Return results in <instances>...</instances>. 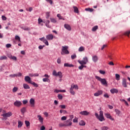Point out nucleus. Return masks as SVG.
I'll return each instance as SVG.
<instances>
[{"mask_svg":"<svg viewBox=\"0 0 130 130\" xmlns=\"http://www.w3.org/2000/svg\"><path fill=\"white\" fill-rule=\"evenodd\" d=\"M24 80H25V82H27V83L28 84H31V85H33V86H34V87H36V88H38V84H37V83L32 81V80H31V78H30V77L25 76L24 78Z\"/></svg>","mask_w":130,"mask_h":130,"instance_id":"1","label":"nucleus"},{"mask_svg":"<svg viewBox=\"0 0 130 130\" xmlns=\"http://www.w3.org/2000/svg\"><path fill=\"white\" fill-rule=\"evenodd\" d=\"M95 116L100 120V121H103L105 120L104 119V116H103V111H100V115L98 114V113H95Z\"/></svg>","mask_w":130,"mask_h":130,"instance_id":"2","label":"nucleus"},{"mask_svg":"<svg viewBox=\"0 0 130 130\" xmlns=\"http://www.w3.org/2000/svg\"><path fill=\"white\" fill-rule=\"evenodd\" d=\"M95 78L96 79V80H98V81L101 82L102 85H104V86H106V85H107V81H106V79H102L100 77L97 76H95Z\"/></svg>","mask_w":130,"mask_h":130,"instance_id":"3","label":"nucleus"},{"mask_svg":"<svg viewBox=\"0 0 130 130\" xmlns=\"http://www.w3.org/2000/svg\"><path fill=\"white\" fill-rule=\"evenodd\" d=\"M68 49H69V46H62V51L61 52V54H62V55H63V54H69L70 52Z\"/></svg>","mask_w":130,"mask_h":130,"instance_id":"4","label":"nucleus"},{"mask_svg":"<svg viewBox=\"0 0 130 130\" xmlns=\"http://www.w3.org/2000/svg\"><path fill=\"white\" fill-rule=\"evenodd\" d=\"M52 75L55 77H58L59 79H61V78H62V73L60 71L57 73L55 70H54L52 72Z\"/></svg>","mask_w":130,"mask_h":130,"instance_id":"5","label":"nucleus"},{"mask_svg":"<svg viewBox=\"0 0 130 130\" xmlns=\"http://www.w3.org/2000/svg\"><path fill=\"white\" fill-rule=\"evenodd\" d=\"M41 41H42L44 44H45L47 46H48L49 45V44L48 43V41L47 39H45V38L43 37L42 38L39 39Z\"/></svg>","mask_w":130,"mask_h":130,"instance_id":"6","label":"nucleus"},{"mask_svg":"<svg viewBox=\"0 0 130 130\" xmlns=\"http://www.w3.org/2000/svg\"><path fill=\"white\" fill-rule=\"evenodd\" d=\"M64 123L65 124V126H71L72 124H73V122L71 120L69 119L64 122Z\"/></svg>","mask_w":130,"mask_h":130,"instance_id":"7","label":"nucleus"},{"mask_svg":"<svg viewBox=\"0 0 130 130\" xmlns=\"http://www.w3.org/2000/svg\"><path fill=\"white\" fill-rule=\"evenodd\" d=\"M122 86L124 88H126L127 87V84L126 83V79L124 78L122 79Z\"/></svg>","mask_w":130,"mask_h":130,"instance_id":"8","label":"nucleus"},{"mask_svg":"<svg viewBox=\"0 0 130 130\" xmlns=\"http://www.w3.org/2000/svg\"><path fill=\"white\" fill-rule=\"evenodd\" d=\"M14 106H16V107H20V106H22V102L20 101H16L14 103Z\"/></svg>","mask_w":130,"mask_h":130,"instance_id":"9","label":"nucleus"},{"mask_svg":"<svg viewBox=\"0 0 130 130\" xmlns=\"http://www.w3.org/2000/svg\"><path fill=\"white\" fill-rule=\"evenodd\" d=\"M1 115L2 116H3V117H10V116H12V112H8V113L2 114Z\"/></svg>","mask_w":130,"mask_h":130,"instance_id":"10","label":"nucleus"},{"mask_svg":"<svg viewBox=\"0 0 130 130\" xmlns=\"http://www.w3.org/2000/svg\"><path fill=\"white\" fill-rule=\"evenodd\" d=\"M46 38L47 40H48L49 41L53 40V38H54V37L53 36V35H52V34H49L46 36Z\"/></svg>","mask_w":130,"mask_h":130,"instance_id":"11","label":"nucleus"},{"mask_svg":"<svg viewBox=\"0 0 130 130\" xmlns=\"http://www.w3.org/2000/svg\"><path fill=\"white\" fill-rule=\"evenodd\" d=\"M102 94H103V91L98 90L96 92L94 93V96L98 97V96H100V95H102Z\"/></svg>","mask_w":130,"mask_h":130,"instance_id":"12","label":"nucleus"},{"mask_svg":"<svg viewBox=\"0 0 130 130\" xmlns=\"http://www.w3.org/2000/svg\"><path fill=\"white\" fill-rule=\"evenodd\" d=\"M80 114H81V115L87 116L90 114V112L87 111H83L80 112Z\"/></svg>","mask_w":130,"mask_h":130,"instance_id":"13","label":"nucleus"},{"mask_svg":"<svg viewBox=\"0 0 130 130\" xmlns=\"http://www.w3.org/2000/svg\"><path fill=\"white\" fill-rule=\"evenodd\" d=\"M29 103L31 107H34L35 105V100H34V99H30L29 101Z\"/></svg>","mask_w":130,"mask_h":130,"instance_id":"14","label":"nucleus"},{"mask_svg":"<svg viewBox=\"0 0 130 130\" xmlns=\"http://www.w3.org/2000/svg\"><path fill=\"white\" fill-rule=\"evenodd\" d=\"M64 27L65 29H67L68 31H71L72 30V27H71V25L68 24H65L64 25Z\"/></svg>","mask_w":130,"mask_h":130,"instance_id":"15","label":"nucleus"},{"mask_svg":"<svg viewBox=\"0 0 130 130\" xmlns=\"http://www.w3.org/2000/svg\"><path fill=\"white\" fill-rule=\"evenodd\" d=\"M115 112L116 113V114H117V115H118V116H121V111H120V110L116 109H115Z\"/></svg>","mask_w":130,"mask_h":130,"instance_id":"16","label":"nucleus"},{"mask_svg":"<svg viewBox=\"0 0 130 130\" xmlns=\"http://www.w3.org/2000/svg\"><path fill=\"white\" fill-rule=\"evenodd\" d=\"M105 116H106V117H107V118H109L111 120H114V119L112 118L111 115H110V114H108V113L105 114Z\"/></svg>","mask_w":130,"mask_h":130,"instance_id":"17","label":"nucleus"},{"mask_svg":"<svg viewBox=\"0 0 130 130\" xmlns=\"http://www.w3.org/2000/svg\"><path fill=\"white\" fill-rule=\"evenodd\" d=\"M37 117L38 118L39 121H40V122L41 123H43V120H44V119L42 117V116H41V115H38L37 116Z\"/></svg>","mask_w":130,"mask_h":130,"instance_id":"18","label":"nucleus"},{"mask_svg":"<svg viewBox=\"0 0 130 130\" xmlns=\"http://www.w3.org/2000/svg\"><path fill=\"white\" fill-rule=\"evenodd\" d=\"M92 61L94 62H97L98 61V56L96 55H94L92 56Z\"/></svg>","mask_w":130,"mask_h":130,"instance_id":"19","label":"nucleus"},{"mask_svg":"<svg viewBox=\"0 0 130 130\" xmlns=\"http://www.w3.org/2000/svg\"><path fill=\"white\" fill-rule=\"evenodd\" d=\"M64 67L72 68V67H74V65L73 64H69V63H65L64 64Z\"/></svg>","mask_w":130,"mask_h":130,"instance_id":"20","label":"nucleus"},{"mask_svg":"<svg viewBox=\"0 0 130 130\" xmlns=\"http://www.w3.org/2000/svg\"><path fill=\"white\" fill-rule=\"evenodd\" d=\"M110 92L112 94H114V93H118V90L115 88H113L110 90Z\"/></svg>","mask_w":130,"mask_h":130,"instance_id":"21","label":"nucleus"},{"mask_svg":"<svg viewBox=\"0 0 130 130\" xmlns=\"http://www.w3.org/2000/svg\"><path fill=\"white\" fill-rule=\"evenodd\" d=\"M78 51L79 52H82V51H85V47H80L78 49Z\"/></svg>","mask_w":130,"mask_h":130,"instance_id":"22","label":"nucleus"},{"mask_svg":"<svg viewBox=\"0 0 130 130\" xmlns=\"http://www.w3.org/2000/svg\"><path fill=\"white\" fill-rule=\"evenodd\" d=\"M23 87L24 89H30V86H29V85H28L26 83H24L23 84Z\"/></svg>","mask_w":130,"mask_h":130,"instance_id":"23","label":"nucleus"},{"mask_svg":"<svg viewBox=\"0 0 130 130\" xmlns=\"http://www.w3.org/2000/svg\"><path fill=\"white\" fill-rule=\"evenodd\" d=\"M15 40H17L18 43H20L21 42V38H20V37L18 36H16L15 37Z\"/></svg>","mask_w":130,"mask_h":130,"instance_id":"24","label":"nucleus"},{"mask_svg":"<svg viewBox=\"0 0 130 130\" xmlns=\"http://www.w3.org/2000/svg\"><path fill=\"white\" fill-rule=\"evenodd\" d=\"M78 61L79 63H80V64H81L83 66H84V64H87V63H86V62L83 61V60H79Z\"/></svg>","mask_w":130,"mask_h":130,"instance_id":"25","label":"nucleus"},{"mask_svg":"<svg viewBox=\"0 0 130 130\" xmlns=\"http://www.w3.org/2000/svg\"><path fill=\"white\" fill-rule=\"evenodd\" d=\"M73 9L74 10V13H76V14H78L79 9H78V7H77L76 6H74Z\"/></svg>","mask_w":130,"mask_h":130,"instance_id":"26","label":"nucleus"},{"mask_svg":"<svg viewBox=\"0 0 130 130\" xmlns=\"http://www.w3.org/2000/svg\"><path fill=\"white\" fill-rule=\"evenodd\" d=\"M85 10L87 12H90L91 13H92V12H93L94 11V9L93 8H86Z\"/></svg>","mask_w":130,"mask_h":130,"instance_id":"27","label":"nucleus"},{"mask_svg":"<svg viewBox=\"0 0 130 130\" xmlns=\"http://www.w3.org/2000/svg\"><path fill=\"white\" fill-rule=\"evenodd\" d=\"M115 78L117 81H119V80H120V75H119V74H116Z\"/></svg>","mask_w":130,"mask_h":130,"instance_id":"28","label":"nucleus"},{"mask_svg":"<svg viewBox=\"0 0 130 130\" xmlns=\"http://www.w3.org/2000/svg\"><path fill=\"white\" fill-rule=\"evenodd\" d=\"M21 112L22 114H24L25 112H26V108L25 107H23L21 110Z\"/></svg>","mask_w":130,"mask_h":130,"instance_id":"29","label":"nucleus"},{"mask_svg":"<svg viewBox=\"0 0 130 130\" xmlns=\"http://www.w3.org/2000/svg\"><path fill=\"white\" fill-rule=\"evenodd\" d=\"M86 123H85V121L83 120H81L79 122V125L84 126L85 125Z\"/></svg>","mask_w":130,"mask_h":130,"instance_id":"30","label":"nucleus"},{"mask_svg":"<svg viewBox=\"0 0 130 130\" xmlns=\"http://www.w3.org/2000/svg\"><path fill=\"white\" fill-rule=\"evenodd\" d=\"M43 82H48V83H50V80L47 78H43Z\"/></svg>","mask_w":130,"mask_h":130,"instance_id":"31","label":"nucleus"},{"mask_svg":"<svg viewBox=\"0 0 130 130\" xmlns=\"http://www.w3.org/2000/svg\"><path fill=\"white\" fill-rule=\"evenodd\" d=\"M97 29H98V26L95 25L94 26H93L92 28V31L93 32H95V31H96V30H97Z\"/></svg>","mask_w":130,"mask_h":130,"instance_id":"32","label":"nucleus"},{"mask_svg":"<svg viewBox=\"0 0 130 130\" xmlns=\"http://www.w3.org/2000/svg\"><path fill=\"white\" fill-rule=\"evenodd\" d=\"M129 34H130V30L125 31L124 33V35H125V36H127L128 37H129Z\"/></svg>","mask_w":130,"mask_h":130,"instance_id":"33","label":"nucleus"},{"mask_svg":"<svg viewBox=\"0 0 130 130\" xmlns=\"http://www.w3.org/2000/svg\"><path fill=\"white\" fill-rule=\"evenodd\" d=\"M18 87H14L13 89H12V92L13 93H16V92H17V91H18Z\"/></svg>","mask_w":130,"mask_h":130,"instance_id":"34","label":"nucleus"},{"mask_svg":"<svg viewBox=\"0 0 130 130\" xmlns=\"http://www.w3.org/2000/svg\"><path fill=\"white\" fill-rule=\"evenodd\" d=\"M22 125H23V123L21 121H18V127H22Z\"/></svg>","mask_w":130,"mask_h":130,"instance_id":"35","label":"nucleus"},{"mask_svg":"<svg viewBox=\"0 0 130 130\" xmlns=\"http://www.w3.org/2000/svg\"><path fill=\"white\" fill-rule=\"evenodd\" d=\"M7 57L6 56H2L0 57V60H4L7 59Z\"/></svg>","mask_w":130,"mask_h":130,"instance_id":"36","label":"nucleus"},{"mask_svg":"<svg viewBox=\"0 0 130 130\" xmlns=\"http://www.w3.org/2000/svg\"><path fill=\"white\" fill-rule=\"evenodd\" d=\"M25 124L26 125V126H27V127L30 126V122H29V121H25Z\"/></svg>","mask_w":130,"mask_h":130,"instance_id":"37","label":"nucleus"},{"mask_svg":"<svg viewBox=\"0 0 130 130\" xmlns=\"http://www.w3.org/2000/svg\"><path fill=\"white\" fill-rule=\"evenodd\" d=\"M82 60L87 63L88 62V58L87 57H84Z\"/></svg>","mask_w":130,"mask_h":130,"instance_id":"38","label":"nucleus"},{"mask_svg":"<svg viewBox=\"0 0 130 130\" xmlns=\"http://www.w3.org/2000/svg\"><path fill=\"white\" fill-rule=\"evenodd\" d=\"M22 29H23L25 31H30V28L29 27H22Z\"/></svg>","mask_w":130,"mask_h":130,"instance_id":"39","label":"nucleus"},{"mask_svg":"<svg viewBox=\"0 0 130 130\" xmlns=\"http://www.w3.org/2000/svg\"><path fill=\"white\" fill-rule=\"evenodd\" d=\"M10 57L11 58V59H13V60H17V57L15 56H11Z\"/></svg>","mask_w":130,"mask_h":130,"instance_id":"40","label":"nucleus"},{"mask_svg":"<svg viewBox=\"0 0 130 130\" xmlns=\"http://www.w3.org/2000/svg\"><path fill=\"white\" fill-rule=\"evenodd\" d=\"M109 128L107 126H103L101 127L102 130H108Z\"/></svg>","mask_w":130,"mask_h":130,"instance_id":"41","label":"nucleus"},{"mask_svg":"<svg viewBox=\"0 0 130 130\" xmlns=\"http://www.w3.org/2000/svg\"><path fill=\"white\" fill-rule=\"evenodd\" d=\"M77 55L76 54H74L73 55H71V58L72 59H75V58H76Z\"/></svg>","mask_w":130,"mask_h":130,"instance_id":"42","label":"nucleus"},{"mask_svg":"<svg viewBox=\"0 0 130 130\" xmlns=\"http://www.w3.org/2000/svg\"><path fill=\"white\" fill-rule=\"evenodd\" d=\"M57 97H58V99H59L60 100H62V98H63L62 95H61V94H58Z\"/></svg>","mask_w":130,"mask_h":130,"instance_id":"43","label":"nucleus"},{"mask_svg":"<svg viewBox=\"0 0 130 130\" xmlns=\"http://www.w3.org/2000/svg\"><path fill=\"white\" fill-rule=\"evenodd\" d=\"M59 126L60 127H62L63 126H66V125H65L64 123H60L59 124Z\"/></svg>","mask_w":130,"mask_h":130,"instance_id":"44","label":"nucleus"},{"mask_svg":"<svg viewBox=\"0 0 130 130\" xmlns=\"http://www.w3.org/2000/svg\"><path fill=\"white\" fill-rule=\"evenodd\" d=\"M59 107H60L61 109H66V105H61L59 106Z\"/></svg>","mask_w":130,"mask_h":130,"instance_id":"45","label":"nucleus"},{"mask_svg":"<svg viewBox=\"0 0 130 130\" xmlns=\"http://www.w3.org/2000/svg\"><path fill=\"white\" fill-rule=\"evenodd\" d=\"M52 23H56V20L54 18H50Z\"/></svg>","mask_w":130,"mask_h":130,"instance_id":"46","label":"nucleus"},{"mask_svg":"<svg viewBox=\"0 0 130 130\" xmlns=\"http://www.w3.org/2000/svg\"><path fill=\"white\" fill-rule=\"evenodd\" d=\"M49 14H50V13H49V12H47L46 13V18L47 19H49V17L50 16V15Z\"/></svg>","mask_w":130,"mask_h":130,"instance_id":"47","label":"nucleus"},{"mask_svg":"<svg viewBox=\"0 0 130 130\" xmlns=\"http://www.w3.org/2000/svg\"><path fill=\"white\" fill-rule=\"evenodd\" d=\"M73 118H74V115H70V119L69 120H71V121H72Z\"/></svg>","mask_w":130,"mask_h":130,"instance_id":"48","label":"nucleus"},{"mask_svg":"<svg viewBox=\"0 0 130 130\" xmlns=\"http://www.w3.org/2000/svg\"><path fill=\"white\" fill-rule=\"evenodd\" d=\"M57 17L59 18V20H62V17H61V15L60 14H58L57 15Z\"/></svg>","mask_w":130,"mask_h":130,"instance_id":"49","label":"nucleus"},{"mask_svg":"<svg viewBox=\"0 0 130 130\" xmlns=\"http://www.w3.org/2000/svg\"><path fill=\"white\" fill-rule=\"evenodd\" d=\"M78 69L79 70H83V69H84V65H81L78 67Z\"/></svg>","mask_w":130,"mask_h":130,"instance_id":"50","label":"nucleus"},{"mask_svg":"<svg viewBox=\"0 0 130 130\" xmlns=\"http://www.w3.org/2000/svg\"><path fill=\"white\" fill-rule=\"evenodd\" d=\"M46 1H47V3H49L51 5L53 4L52 0H46Z\"/></svg>","mask_w":130,"mask_h":130,"instance_id":"51","label":"nucleus"},{"mask_svg":"<svg viewBox=\"0 0 130 130\" xmlns=\"http://www.w3.org/2000/svg\"><path fill=\"white\" fill-rule=\"evenodd\" d=\"M42 22H43V20H42L41 19V18H39L38 19V23H39V24H40V23H42Z\"/></svg>","mask_w":130,"mask_h":130,"instance_id":"52","label":"nucleus"},{"mask_svg":"<svg viewBox=\"0 0 130 130\" xmlns=\"http://www.w3.org/2000/svg\"><path fill=\"white\" fill-rule=\"evenodd\" d=\"M104 97H105V98H109V95H108V94L105 93L104 94Z\"/></svg>","mask_w":130,"mask_h":130,"instance_id":"53","label":"nucleus"},{"mask_svg":"<svg viewBox=\"0 0 130 130\" xmlns=\"http://www.w3.org/2000/svg\"><path fill=\"white\" fill-rule=\"evenodd\" d=\"M57 63L59 64L60 63V62H61V60H60V58H58L57 59Z\"/></svg>","mask_w":130,"mask_h":130,"instance_id":"54","label":"nucleus"},{"mask_svg":"<svg viewBox=\"0 0 130 130\" xmlns=\"http://www.w3.org/2000/svg\"><path fill=\"white\" fill-rule=\"evenodd\" d=\"M22 102H23V104L24 105L27 104L28 103V101L26 100H23Z\"/></svg>","mask_w":130,"mask_h":130,"instance_id":"55","label":"nucleus"},{"mask_svg":"<svg viewBox=\"0 0 130 130\" xmlns=\"http://www.w3.org/2000/svg\"><path fill=\"white\" fill-rule=\"evenodd\" d=\"M61 120H67V117H66V116H62V117L61 118Z\"/></svg>","mask_w":130,"mask_h":130,"instance_id":"56","label":"nucleus"},{"mask_svg":"<svg viewBox=\"0 0 130 130\" xmlns=\"http://www.w3.org/2000/svg\"><path fill=\"white\" fill-rule=\"evenodd\" d=\"M100 73L102 75H104L105 74V71L100 70Z\"/></svg>","mask_w":130,"mask_h":130,"instance_id":"57","label":"nucleus"},{"mask_svg":"<svg viewBox=\"0 0 130 130\" xmlns=\"http://www.w3.org/2000/svg\"><path fill=\"white\" fill-rule=\"evenodd\" d=\"M107 47V45H104L101 48V50H103L104 48Z\"/></svg>","mask_w":130,"mask_h":130,"instance_id":"58","label":"nucleus"},{"mask_svg":"<svg viewBox=\"0 0 130 130\" xmlns=\"http://www.w3.org/2000/svg\"><path fill=\"white\" fill-rule=\"evenodd\" d=\"M74 89H77V90H78V89H79V87H78V85H73Z\"/></svg>","mask_w":130,"mask_h":130,"instance_id":"59","label":"nucleus"},{"mask_svg":"<svg viewBox=\"0 0 130 130\" xmlns=\"http://www.w3.org/2000/svg\"><path fill=\"white\" fill-rule=\"evenodd\" d=\"M11 46H12V45H11V44H7L6 45V47L7 48H10V47H11Z\"/></svg>","mask_w":130,"mask_h":130,"instance_id":"60","label":"nucleus"},{"mask_svg":"<svg viewBox=\"0 0 130 130\" xmlns=\"http://www.w3.org/2000/svg\"><path fill=\"white\" fill-rule=\"evenodd\" d=\"M73 122H78V118H74L73 120Z\"/></svg>","mask_w":130,"mask_h":130,"instance_id":"61","label":"nucleus"},{"mask_svg":"<svg viewBox=\"0 0 130 130\" xmlns=\"http://www.w3.org/2000/svg\"><path fill=\"white\" fill-rule=\"evenodd\" d=\"M43 77H45V78H50V76L49 75H48V74H45Z\"/></svg>","mask_w":130,"mask_h":130,"instance_id":"62","label":"nucleus"},{"mask_svg":"<svg viewBox=\"0 0 130 130\" xmlns=\"http://www.w3.org/2000/svg\"><path fill=\"white\" fill-rule=\"evenodd\" d=\"M70 93L72 95H75V91L74 90H70Z\"/></svg>","mask_w":130,"mask_h":130,"instance_id":"63","label":"nucleus"},{"mask_svg":"<svg viewBox=\"0 0 130 130\" xmlns=\"http://www.w3.org/2000/svg\"><path fill=\"white\" fill-rule=\"evenodd\" d=\"M41 130H44L45 129V127L44 126H42L40 128Z\"/></svg>","mask_w":130,"mask_h":130,"instance_id":"64","label":"nucleus"}]
</instances>
